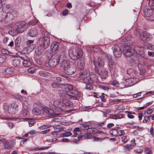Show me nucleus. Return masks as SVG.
Masks as SVG:
<instances>
[{
  "instance_id": "obj_1",
  "label": "nucleus",
  "mask_w": 154,
  "mask_h": 154,
  "mask_svg": "<svg viewBox=\"0 0 154 154\" xmlns=\"http://www.w3.org/2000/svg\"><path fill=\"white\" fill-rule=\"evenodd\" d=\"M60 63V69H63L66 74L72 75L76 71V68L75 65H73L71 67L69 62L65 60H63Z\"/></svg>"
},
{
  "instance_id": "obj_2",
  "label": "nucleus",
  "mask_w": 154,
  "mask_h": 154,
  "mask_svg": "<svg viewBox=\"0 0 154 154\" xmlns=\"http://www.w3.org/2000/svg\"><path fill=\"white\" fill-rule=\"evenodd\" d=\"M69 56L71 59L74 60H76L78 58H80L82 56V51H79L76 48H74L69 52Z\"/></svg>"
},
{
  "instance_id": "obj_3",
  "label": "nucleus",
  "mask_w": 154,
  "mask_h": 154,
  "mask_svg": "<svg viewBox=\"0 0 154 154\" xmlns=\"http://www.w3.org/2000/svg\"><path fill=\"white\" fill-rule=\"evenodd\" d=\"M52 58L54 59V60L60 63L66 59V57L64 52L58 51L52 56Z\"/></svg>"
},
{
  "instance_id": "obj_4",
  "label": "nucleus",
  "mask_w": 154,
  "mask_h": 154,
  "mask_svg": "<svg viewBox=\"0 0 154 154\" xmlns=\"http://www.w3.org/2000/svg\"><path fill=\"white\" fill-rule=\"evenodd\" d=\"M25 21H22L16 23L14 25V28L16 32L21 33L24 31L23 27L26 24Z\"/></svg>"
},
{
  "instance_id": "obj_5",
  "label": "nucleus",
  "mask_w": 154,
  "mask_h": 154,
  "mask_svg": "<svg viewBox=\"0 0 154 154\" xmlns=\"http://www.w3.org/2000/svg\"><path fill=\"white\" fill-rule=\"evenodd\" d=\"M3 109L5 112H8L11 114H14L16 109L15 104H11L9 106L7 103L4 104Z\"/></svg>"
},
{
  "instance_id": "obj_6",
  "label": "nucleus",
  "mask_w": 154,
  "mask_h": 154,
  "mask_svg": "<svg viewBox=\"0 0 154 154\" xmlns=\"http://www.w3.org/2000/svg\"><path fill=\"white\" fill-rule=\"evenodd\" d=\"M106 57L108 60L107 66L108 69L110 71H113L114 70V66L116 64L114 60H113L111 57L109 55L106 56Z\"/></svg>"
},
{
  "instance_id": "obj_7",
  "label": "nucleus",
  "mask_w": 154,
  "mask_h": 154,
  "mask_svg": "<svg viewBox=\"0 0 154 154\" xmlns=\"http://www.w3.org/2000/svg\"><path fill=\"white\" fill-rule=\"evenodd\" d=\"M133 39L129 36L126 38H124L120 42V45L123 47L128 46V45H132L133 43Z\"/></svg>"
},
{
  "instance_id": "obj_8",
  "label": "nucleus",
  "mask_w": 154,
  "mask_h": 154,
  "mask_svg": "<svg viewBox=\"0 0 154 154\" xmlns=\"http://www.w3.org/2000/svg\"><path fill=\"white\" fill-rule=\"evenodd\" d=\"M54 105L55 107V110L58 112H60L65 109V106L59 100H55L54 101Z\"/></svg>"
},
{
  "instance_id": "obj_9",
  "label": "nucleus",
  "mask_w": 154,
  "mask_h": 154,
  "mask_svg": "<svg viewBox=\"0 0 154 154\" xmlns=\"http://www.w3.org/2000/svg\"><path fill=\"white\" fill-rule=\"evenodd\" d=\"M39 42L42 45L43 47L45 48H47L49 45L50 43V39L47 36V37H42L39 39Z\"/></svg>"
},
{
  "instance_id": "obj_10",
  "label": "nucleus",
  "mask_w": 154,
  "mask_h": 154,
  "mask_svg": "<svg viewBox=\"0 0 154 154\" xmlns=\"http://www.w3.org/2000/svg\"><path fill=\"white\" fill-rule=\"evenodd\" d=\"M14 97L16 98L21 101L24 107H26V108H28L29 107V104L26 97H23L18 94L15 95Z\"/></svg>"
},
{
  "instance_id": "obj_11",
  "label": "nucleus",
  "mask_w": 154,
  "mask_h": 154,
  "mask_svg": "<svg viewBox=\"0 0 154 154\" xmlns=\"http://www.w3.org/2000/svg\"><path fill=\"white\" fill-rule=\"evenodd\" d=\"M113 53L116 57H119L122 54V51L120 47L118 45L114 46L112 48Z\"/></svg>"
},
{
  "instance_id": "obj_12",
  "label": "nucleus",
  "mask_w": 154,
  "mask_h": 154,
  "mask_svg": "<svg viewBox=\"0 0 154 154\" xmlns=\"http://www.w3.org/2000/svg\"><path fill=\"white\" fill-rule=\"evenodd\" d=\"M94 63L95 66L97 67H103L104 65V61L101 57H98L97 59L94 60Z\"/></svg>"
},
{
  "instance_id": "obj_13",
  "label": "nucleus",
  "mask_w": 154,
  "mask_h": 154,
  "mask_svg": "<svg viewBox=\"0 0 154 154\" xmlns=\"http://www.w3.org/2000/svg\"><path fill=\"white\" fill-rule=\"evenodd\" d=\"M134 52H135L142 57H144V52L143 47H139L138 45H136L134 47Z\"/></svg>"
},
{
  "instance_id": "obj_14",
  "label": "nucleus",
  "mask_w": 154,
  "mask_h": 154,
  "mask_svg": "<svg viewBox=\"0 0 154 154\" xmlns=\"http://www.w3.org/2000/svg\"><path fill=\"white\" fill-rule=\"evenodd\" d=\"M20 57L23 60V64L24 66L28 67L31 65V63L29 61V59L26 55H22Z\"/></svg>"
},
{
  "instance_id": "obj_15",
  "label": "nucleus",
  "mask_w": 154,
  "mask_h": 154,
  "mask_svg": "<svg viewBox=\"0 0 154 154\" xmlns=\"http://www.w3.org/2000/svg\"><path fill=\"white\" fill-rule=\"evenodd\" d=\"M38 29L39 28L37 26L32 28L29 30L28 34L31 37H34L37 34Z\"/></svg>"
},
{
  "instance_id": "obj_16",
  "label": "nucleus",
  "mask_w": 154,
  "mask_h": 154,
  "mask_svg": "<svg viewBox=\"0 0 154 154\" xmlns=\"http://www.w3.org/2000/svg\"><path fill=\"white\" fill-rule=\"evenodd\" d=\"M149 35L146 32H143L140 34V38L143 42H146L149 41Z\"/></svg>"
},
{
  "instance_id": "obj_17",
  "label": "nucleus",
  "mask_w": 154,
  "mask_h": 154,
  "mask_svg": "<svg viewBox=\"0 0 154 154\" xmlns=\"http://www.w3.org/2000/svg\"><path fill=\"white\" fill-rule=\"evenodd\" d=\"M77 60V66L78 68L80 69H83L85 65L84 59L81 57L78 58Z\"/></svg>"
},
{
  "instance_id": "obj_18",
  "label": "nucleus",
  "mask_w": 154,
  "mask_h": 154,
  "mask_svg": "<svg viewBox=\"0 0 154 154\" xmlns=\"http://www.w3.org/2000/svg\"><path fill=\"white\" fill-rule=\"evenodd\" d=\"M70 94H69V97L68 98L72 99L73 100H76L79 96L78 92L77 91H74L71 93Z\"/></svg>"
},
{
  "instance_id": "obj_19",
  "label": "nucleus",
  "mask_w": 154,
  "mask_h": 154,
  "mask_svg": "<svg viewBox=\"0 0 154 154\" xmlns=\"http://www.w3.org/2000/svg\"><path fill=\"white\" fill-rule=\"evenodd\" d=\"M43 110L44 113L49 116H52L54 114V112L53 110L48 108H44Z\"/></svg>"
},
{
  "instance_id": "obj_20",
  "label": "nucleus",
  "mask_w": 154,
  "mask_h": 154,
  "mask_svg": "<svg viewBox=\"0 0 154 154\" xmlns=\"http://www.w3.org/2000/svg\"><path fill=\"white\" fill-rule=\"evenodd\" d=\"M14 142L11 141L4 143V147L5 149H10L14 146Z\"/></svg>"
},
{
  "instance_id": "obj_21",
  "label": "nucleus",
  "mask_w": 154,
  "mask_h": 154,
  "mask_svg": "<svg viewBox=\"0 0 154 154\" xmlns=\"http://www.w3.org/2000/svg\"><path fill=\"white\" fill-rule=\"evenodd\" d=\"M59 45V43L56 42H53L51 44V48L52 51H57Z\"/></svg>"
},
{
  "instance_id": "obj_22",
  "label": "nucleus",
  "mask_w": 154,
  "mask_h": 154,
  "mask_svg": "<svg viewBox=\"0 0 154 154\" xmlns=\"http://www.w3.org/2000/svg\"><path fill=\"white\" fill-rule=\"evenodd\" d=\"M58 63L56 61L54 60V59H53L52 57L49 61L48 64L49 66L53 67L56 66Z\"/></svg>"
},
{
  "instance_id": "obj_23",
  "label": "nucleus",
  "mask_w": 154,
  "mask_h": 154,
  "mask_svg": "<svg viewBox=\"0 0 154 154\" xmlns=\"http://www.w3.org/2000/svg\"><path fill=\"white\" fill-rule=\"evenodd\" d=\"M58 94L60 96V97L63 98H68L69 97V94L66 93L65 92L62 90H60L58 91Z\"/></svg>"
},
{
  "instance_id": "obj_24",
  "label": "nucleus",
  "mask_w": 154,
  "mask_h": 154,
  "mask_svg": "<svg viewBox=\"0 0 154 154\" xmlns=\"http://www.w3.org/2000/svg\"><path fill=\"white\" fill-rule=\"evenodd\" d=\"M60 86L61 87V88L62 89H64L66 90H68L69 91L72 90L73 89L72 86L69 84L64 85L62 84V85H60Z\"/></svg>"
},
{
  "instance_id": "obj_25",
  "label": "nucleus",
  "mask_w": 154,
  "mask_h": 154,
  "mask_svg": "<svg viewBox=\"0 0 154 154\" xmlns=\"http://www.w3.org/2000/svg\"><path fill=\"white\" fill-rule=\"evenodd\" d=\"M99 74L101 78L103 79H105L108 75L107 72L104 70H102L99 72Z\"/></svg>"
},
{
  "instance_id": "obj_26",
  "label": "nucleus",
  "mask_w": 154,
  "mask_h": 154,
  "mask_svg": "<svg viewBox=\"0 0 154 154\" xmlns=\"http://www.w3.org/2000/svg\"><path fill=\"white\" fill-rule=\"evenodd\" d=\"M11 62L12 65L14 66L18 67L20 65V60L17 58L12 59Z\"/></svg>"
},
{
  "instance_id": "obj_27",
  "label": "nucleus",
  "mask_w": 154,
  "mask_h": 154,
  "mask_svg": "<svg viewBox=\"0 0 154 154\" xmlns=\"http://www.w3.org/2000/svg\"><path fill=\"white\" fill-rule=\"evenodd\" d=\"M89 75V73L86 70H84L80 72L79 79H83L86 78ZM80 80V79H79Z\"/></svg>"
},
{
  "instance_id": "obj_28",
  "label": "nucleus",
  "mask_w": 154,
  "mask_h": 154,
  "mask_svg": "<svg viewBox=\"0 0 154 154\" xmlns=\"http://www.w3.org/2000/svg\"><path fill=\"white\" fill-rule=\"evenodd\" d=\"M89 77L90 79V84L93 83L94 82H96L97 80V77L96 75L94 74L91 75Z\"/></svg>"
},
{
  "instance_id": "obj_29",
  "label": "nucleus",
  "mask_w": 154,
  "mask_h": 154,
  "mask_svg": "<svg viewBox=\"0 0 154 154\" xmlns=\"http://www.w3.org/2000/svg\"><path fill=\"white\" fill-rule=\"evenodd\" d=\"M110 133L112 135L116 136L118 135L119 131L117 129L113 128L112 130L110 131Z\"/></svg>"
},
{
  "instance_id": "obj_30",
  "label": "nucleus",
  "mask_w": 154,
  "mask_h": 154,
  "mask_svg": "<svg viewBox=\"0 0 154 154\" xmlns=\"http://www.w3.org/2000/svg\"><path fill=\"white\" fill-rule=\"evenodd\" d=\"M32 112L34 115H38L41 114L42 111L38 108H35L32 110Z\"/></svg>"
},
{
  "instance_id": "obj_31",
  "label": "nucleus",
  "mask_w": 154,
  "mask_h": 154,
  "mask_svg": "<svg viewBox=\"0 0 154 154\" xmlns=\"http://www.w3.org/2000/svg\"><path fill=\"white\" fill-rule=\"evenodd\" d=\"M123 116V115L121 114H115L112 115L111 117L113 119H117L122 118Z\"/></svg>"
},
{
  "instance_id": "obj_32",
  "label": "nucleus",
  "mask_w": 154,
  "mask_h": 154,
  "mask_svg": "<svg viewBox=\"0 0 154 154\" xmlns=\"http://www.w3.org/2000/svg\"><path fill=\"white\" fill-rule=\"evenodd\" d=\"M134 52V50H132V51L129 52H125L124 53V55L127 57H133L132 55Z\"/></svg>"
},
{
  "instance_id": "obj_33",
  "label": "nucleus",
  "mask_w": 154,
  "mask_h": 154,
  "mask_svg": "<svg viewBox=\"0 0 154 154\" xmlns=\"http://www.w3.org/2000/svg\"><path fill=\"white\" fill-rule=\"evenodd\" d=\"M129 140V137L128 135H125L123 136L122 137V142L124 143H126Z\"/></svg>"
},
{
  "instance_id": "obj_34",
  "label": "nucleus",
  "mask_w": 154,
  "mask_h": 154,
  "mask_svg": "<svg viewBox=\"0 0 154 154\" xmlns=\"http://www.w3.org/2000/svg\"><path fill=\"white\" fill-rule=\"evenodd\" d=\"M62 84H57L56 82H54L51 83V85L53 88H61L60 86Z\"/></svg>"
},
{
  "instance_id": "obj_35",
  "label": "nucleus",
  "mask_w": 154,
  "mask_h": 154,
  "mask_svg": "<svg viewBox=\"0 0 154 154\" xmlns=\"http://www.w3.org/2000/svg\"><path fill=\"white\" fill-rule=\"evenodd\" d=\"M132 50H133L131 49L130 46H126L124 47L123 49V53L124 54L125 51L127 52L132 51Z\"/></svg>"
},
{
  "instance_id": "obj_36",
  "label": "nucleus",
  "mask_w": 154,
  "mask_h": 154,
  "mask_svg": "<svg viewBox=\"0 0 154 154\" xmlns=\"http://www.w3.org/2000/svg\"><path fill=\"white\" fill-rule=\"evenodd\" d=\"M80 80L82 81L83 82L88 84V83H90V78L88 76L86 78H85L83 79H80Z\"/></svg>"
},
{
  "instance_id": "obj_37",
  "label": "nucleus",
  "mask_w": 154,
  "mask_h": 154,
  "mask_svg": "<svg viewBox=\"0 0 154 154\" xmlns=\"http://www.w3.org/2000/svg\"><path fill=\"white\" fill-rule=\"evenodd\" d=\"M72 134L69 132L66 131L64 133L61 134V135L63 137H68L71 136Z\"/></svg>"
},
{
  "instance_id": "obj_38",
  "label": "nucleus",
  "mask_w": 154,
  "mask_h": 154,
  "mask_svg": "<svg viewBox=\"0 0 154 154\" xmlns=\"http://www.w3.org/2000/svg\"><path fill=\"white\" fill-rule=\"evenodd\" d=\"M20 41V38L19 37L17 38L15 41V45L17 47H19Z\"/></svg>"
},
{
  "instance_id": "obj_39",
  "label": "nucleus",
  "mask_w": 154,
  "mask_h": 154,
  "mask_svg": "<svg viewBox=\"0 0 154 154\" xmlns=\"http://www.w3.org/2000/svg\"><path fill=\"white\" fill-rule=\"evenodd\" d=\"M5 18H8L9 20L12 19H13V17L12 13H7L5 15Z\"/></svg>"
},
{
  "instance_id": "obj_40",
  "label": "nucleus",
  "mask_w": 154,
  "mask_h": 154,
  "mask_svg": "<svg viewBox=\"0 0 154 154\" xmlns=\"http://www.w3.org/2000/svg\"><path fill=\"white\" fill-rule=\"evenodd\" d=\"M29 111L26 109H23L22 111V115L24 116H27L29 115Z\"/></svg>"
},
{
  "instance_id": "obj_41",
  "label": "nucleus",
  "mask_w": 154,
  "mask_h": 154,
  "mask_svg": "<svg viewBox=\"0 0 154 154\" xmlns=\"http://www.w3.org/2000/svg\"><path fill=\"white\" fill-rule=\"evenodd\" d=\"M92 84H87L85 87V88L88 90H91L93 89V87L91 85Z\"/></svg>"
},
{
  "instance_id": "obj_42",
  "label": "nucleus",
  "mask_w": 154,
  "mask_h": 154,
  "mask_svg": "<svg viewBox=\"0 0 154 154\" xmlns=\"http://www.w3.org/2000/svg\"><path fill=\"white\" fill-rule=\"evenodd\" d=\"M15 32L16 31H15L14 29H11L9 30L8 32V33L11 35L14 36L17 34V32Z\"/></svg>"
},
{
  "instance_id": "obj_43",
  "label": "nucleus",
  "mask_w": 154,
  "mask_h": 154,
  "mask_svg": "<svg viewBox=\"0 0 154 154\" xmlns=\"http://www.w3.org/2000/svg\"><path fill=\"white\" fill-rule=\"evenodd\" d=\"M51 125H42L39 127L40 129H45L51 127Z\"/></svg>"
},
{
  "instance_id": "obj_44",
  "label": "nucleus",
  "mask_w": 154,
  "mask_h": 154,
  "mask_svg": "<svg viewBox=\"0 0 154 154\" xmlns=\"http://www.w3.org/2000/svg\"><path fill=\"white\" fill-rule=\"evenodd\" d=\"M140 30L138 29H135L134 31V35L136 36H140Z\"/></svg>"
},
{
  "instance_id": "obj_45",
  "label": "nucleus",
  "mask_w": 154,
  "mask_h": 154,
  "mask_svg": "<svg viewBox=\"0 0 154 154\" xmlns=\"http://www.w3.org/2000/svg\"><path fill=\"white\" fill-rule=\"evenodd\" d=\"M35 71V69L34 67L29 68L27 69L28 72L30 73H34Z\"/></svg>"
},
{
  "instance_id": "obj_46",
  "label": "nucleus",
  "mask_w": 154,
  "mask_h": 154,
  "mask_svg": "<svg viewBox=\"0 0 154 154\" xmlns=\"http://www.w3.org/2000/svg\"><path fill=\"white\" fill-rule=\"evenodd\" d=\"M99 87L101 89L104 90H107L109 89L108 86L104 85H100Z\"/></svg>"
},
{
  "instance_id": "obj_47",
  "label": "nucleus",
  "mask_w": 154,
  "mask_h": 154,
  "mask_svg": "<svg viewBox=\"0 0 154 154\" xmlns=\"http://www.w3.org/2000/svg\"><path fill=\"white\" fill-rule=\"evenodd\" d=\"M69 101L67 100H63L62 102V103H63V104L65 106V108L66 106H69Z\"/></svg>"
},
{
  "instance_id": "obj_48",
  "label": "nucleus",
  "mask_w": 154,
  "mask_h": 154,
  "mask_svg": "<svg viewBox=\"0 0 154 154\" xmlns=\"http://www.w3.org/2000/svg\"><path fill=\"white\" fill-rule=\"evenodd\" d=\"M125 112L128 113L127 116L128 118L131 119L134 118V116L132 115V113L128 111H125Z\"/></svg>"
},
{
  "instance_id": "obj_49",
  "label": "nucleus",
  "mask_w": 154,
  "mask_h": 154,
  "mask_svg": "<svg viewBox=\"0 0 154 154\" xmlns=\"http://www.w3.org/2000/svg\"><path fill=\"white\" fill-rule=\"evenodd\" d=\"M74 135L72 136L73 137H76L79 136L81 134V131H77L75 132H73Z\"/></svg>"
},
{
  "instance_id": "obj_50",
  "label": "nucleus",
  "mask_w": 154,
  "mask_h": 154,
  "mask_svg": "<svg viewBox=\"0 0 154 154\" xmlns=\"http://www.w3.org/2000/svg\"><path fill=\"white\" fill-rule=\"evenodd\" d=\"M124 147L127 148L128 150H130L132 149L133 148V146L132 145H131V144H126L124 146Z\"/></svg>"
},
{
  "instance_id": "obj_51",
  "label": "nucleus",
  "mask_w": 154,
  "mask_h": 154,
  "mask_svg": "<svg viewBox=\"0 0 154 154\" xmlns=\"http://www.w3.org/2000/svg\"><path fill=\"white\" fill-rule=\"evenodd\" d=\"M5 60L6 59L4 56L0 55V63H3Z\"/></svg>"
},
{
  "instance_id": "obj_52",
  "label": "nucleus",
  "mask_w": 154,
  "mask_h": 154,
  "mask_svg": "<svg viewBox=\"0 0 154 154\" xmlns=\"http://www.w3.org/2000/svg\"><path fill=\"white\" fill-rule=\"evenodd\" d=\"M134 58L132 57L131 58V59L132 58V60L133 62H134V63L136 64H138L139 61L138 58L136 57H135L134 56Z\"/></svg>"
},
{
  "instance_id": "obj_53",
  "label": "nucleus",
  "mask_w": 154,
  "mask_h": 154,
  "mask_svg": "<svg viewBox=\"0 0 154 154\" xmlns=\"http://www.w3.org/2000/svg\"><path fill=\"white\" fill-rule=\"evenodd\" d=\"M6 72L9 74L11 75L12 74L13 72L11 68H7L5 69Z\"/></svg>"
},
{
  "instance_id": "obj_54",
  "label": "nucleus",
  "mask_w": 154,
  "mask_h": 154,
  "mask_svg": "<svg viewBox=\"0 0 154 154\" xmlns=\"http://www.w3.org/2000/svg\"><path fill=\"white\" fill-rule=\"evenodd\" d=\"M149 4L151 7H152V8L154 9V0H150L149 2Z\"/></svg>"
},
{
  "instance_id": "obj_55",
  "label": "nucleus",
  "mask_w": 154,
  "mask_h": 154,
  "mask_svg": "<svg viewBox=\"0 0 154 154\" xmlns=\"http://www.w3.org/2000/svg\"><path fill=\"white\" fill-rule=\"evenodd\" d=\"M119 94V93L117 92H114L112 94H109V96L111 97H115L117 96V95Z\"/></svg>"
},
{
  "instance_id": "obj_56",
  "label": "nucleus",
  "mask_w": 154,
  "mask_h": 154,
  "mask_svg": "<svg viewBox=\"0 0 154 154\" xmlns=\"http://www.w3.org/2000/svg\"><path fill=\"white\" fill-rule=\"evenodd\" d=\"M149 116H145L144 117V119L143 120V123H146L149 119Z\"/></svg>"
},
{
  "instance_id": "obj_57",
  "label": "nucleus",
  "mask_w": 154,
  "mask_h": 154,
  "mask_svg": "<svg viewBox=\"0 0 154 154\" xmlns=\"http://www.w3.org/2000/svg\"><path fill=\"white\" fill-rule=\"evenodd\" d=\"M87 124L83 125L81 127V128L83 130H85L89 129V127Z\"/></svg>"
},
{
  "instance_id": "obj_58",
  "label": "nucleus",
  "mask_w": 154,
  "mask_h": 154,
  "mask_svg": "<svg viewBox=\"0 0 154 154\" xmlns=\"http://www.w3.org/2000/svg\"><path fill=\"white\" fill-rule=\"evenodd\" d=\"M39 74L41 76L45 77L46 75V72L44 71L41 70L39 72Z\"/></svg>"
},
{
  "instance_id": "obj_59",
  "label": "nucleus",
  "mask_w": 154,
  "mask_h": 154,
  "mask_svg": "<svg viewBox=\"0 0 154 154\" xmlns=\"http://www.w3.org/2000/svg\"><path fill=\"white\" fill-rule=\"evenodd\" d=\"M92 137V135L90 133H87L85 135V138H87L88 139H91Z\"/></svg>"
},
{
  "instance_id": "obj_60",
  "label": "nucleus",
  "mask_w": 154,
  "mask_h": 154,
  "mask_svg": "<svg viewBox=\"0 0 154 154\" xmlns=\"http://www.w3.org/2000/svg\"><path fill=\"white\" fill-rule=\"evenodd\" d=\"M1 51L3 54H9V51L7 50L4 49H2Z\"/></svg>"
},
{
  "instance_id": "obj_61",
  "label": "nucleus",
  "mask_w": 154,
  "mask_h": 154,
  "mask_svg": "<svg viewBox=\"0 0 154 154\" xmlns=\"http://www.w3.org/2000/svg\"><path fill=\"white\" fill-rule=\"evenodd\" d=\"M100 97L102 101L103 102H105L106 101V99L105 98V96L104 94V93H102L100 95Z\"/></svg>"
},
{
  "instance_id": "obj_62",
  "label": "nucleus",
  "mask_w": 154,
  "mask_h": 154,
  "mask_svg": "<svg viewBox=\"0 0 154 154\" xmlns=\"http://www.w3.org/2000/svg\"><path fill=\"white\" fill-rule=\"evenodd\" d=\"M89 131L93 134H96L97 129L95 128H91Z\"/></svg>"
},
{
  "instance_id": "obj_63",
  "label": "nucleus",
  "mask_w": 154,
  "mask_h": 154,
  "mask_svg": "<svg viewBox=\"0 0 154 154\" xmlns=\"http://www.w3.org/2000/svg\"><path fill=\"white\" fill-rule=\"evenodd\" d=\"M3 136L0 135V142H6V138L3 137Z\"/></svg>"
},
{
  "instance_id": "obj_64",
  "label": "nucleus",
  "mask_w": 154,
  "mask_h": 154,
  "mask_svg": "<svg viewBox=\"0 0 154 154\" xmlns=\"http://www.w3.org/2000/svg\"><path fill=\"white\" fill-rule=\"evenodd\" d=\"M29 127L32 126L35 123V122L33 121L30 120L28 121Z\"/></svg>"
}]
</instances>
